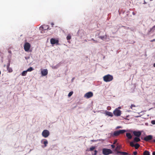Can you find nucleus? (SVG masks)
I'll list each match as a JSON object with an SVG mask.
<instances>
[{
	"label": "nucleus",
	"mask_w": 155,
	"mask_h": 155,
	"mask_svg": "<svg viewBox=\"0 0 155 155\" xmlns=\"http://www.w3.org/2000/svg\"><path fill=\"white\" fill-rule=\"evenodd\" d=\"M99 38L103 40L104 38V36H101L99 37Z\"/></svg>",
	"instance_id": "7c9ffc66"
},
{
	"label": "nucleus",
	"mask_w": 155,
	"mask_h": 155,
	"mask_svg": "<svg viewBox=\"0 0 155 155\" xmlns=\"http://www.w3.org/2000/svg\"><path fill=\"white\" fill-rule=\"evenodd\" d=\"M143 155H150L149 152L147 150L144 151L143 153Z\"/></svg>",
	"instance_id": "4be33fe9"
},
{
	"label": "nucleus",
	"mask_w": 155,
	"mask_h": 155,
	"mask_svg": "<svg viewBox=\"0 0 155 155\" xmlns=\"http://www.w3.org/2000/svg\"><path fill=\"white\" fill-rule=\"evenodd\" d=\"M133 154L134 155H137V152L136 151H134L133 152Z\"/></svg>",
	"instance_id": "4c0bfd02"
},
{
	"label": "nucleus",
	"mask_w": 155,
	"mask_h": 155,
	"mask_svg": "<svg viewBox=\"0 0 155 155\" xmlns=\"http://www.w3.org/2000/svg\"><path fill=\"white\" fill-rule=\"evenodd\" d=\"M119 154L121 155H127L128 154V153L126 152L117 151V154L118 155Z\"/></svg>",
	"instance_id": "f8f14e48"
},
{
	"label": "nucleus",
	"mask_w": 155,
	"mask_h": 155,
	"mask_svg": "<svg viewBox=\"0 0 155 155\" xmlns=\"http://www.w3.org/2000/svg\"><path fill=\"white\" fill-rule=\"evenodd\" d=\"M43 143L45 145V147H46L47 146V144L48 143V141L46 139H44V140Z\"/></svg>",
	"instance_id": "aec40b11"
},
{
	"label": "nucleus",
	"mask_w": 155,
	"mask_h": 155,
	"mask_svg": "<svg viewBox=\"0 0 155 155\" xmlns=\"http://www.w3.org/2000/svg\"><path fill=\"white\" fill-rule=\"evenodd\" d=\"M119 135L124 133L127 131L125 130H118Z\"/></svg>",
	"instance_id": "f3484780"
},
{
	"label": "nucleus",
	"mask_w": 155,
	"mask_h": 155,
	"mask_svg": "<svg viewBox=\"0 0 155 155\" xmlns=\"http://www.w3.org/2000/svg\"><path fill=\"white\" fill-rule=\"evenodd\" d=\"M111 146L113 149L115 147V146L114 145V144L111 145Z\"/></svg>",
	"instance_id": "c9c22d12"
},
{
	"label": "nucleus",
	"mask_w": 155,
	"mask_h": 155,
	"mask_svg": "<svg viewBox=\"0 0 155 155\" xmlns=\"http://www.w3.org/2000/svg\"><path fill=\"white\" fill-rule=\"evenodd\" d=\"M67 39L68 40H70L71 39V35L69 34L67 37Z\"/></svg>",
	"instance_id": "a878e982"
},
{
	"label": "nucleus",
	"mask_w": 155,
	"mask_h": 155,
	"mask_svg": "<svg viewBox=\"0 0 155 155\" xmlns=\"http://www.w3.org/2000/svg\"><path fill=\"white\" fill-rule=\"evenodd\" d=\"M151 123L153 124H155V120H152Z\"/></svg>",
	"instance_id": "2f4dec72"
},
{
	"label": "nucleus",
	"mask_w": 155,
	"mask_h": 155,
	"mask_svg": "<svg viewBox=\"0 0 155 155\" xmlns=\"http://www.w3.org/2000/svg\"><path fill=\"white\" fill-rule=\"evenodd\" d=\"M134 143L133 142H131L130 143V145L132 147H134Z\"/></svg>",
	"instance_id": "c85d7f7f"
},
{
	"label": "nucleus",
	"mask_w": 155,
	"mask_h": 155,
	"mask_svg": "<svg viewBox=\"0 0 155 155\" xmlns=\"http://www.w3.org/2000/svg\"><path fill=\"white\" fill-rule=\"evenodd\" d=\"M103 78L105 82H108L112 81L113 79V77L112 75L108 74L104 76Z\"/></svg>",
	"instance_id": "f257e3e1"
},
{
	"label": "nucleus",
	"mask_w": 155,
	"mask_h": 155,
	"mask_svg": "<svg viewBox=\"0 0 155 155\" xmlns=\"http://www.w3.org/2000/svg\"><path fill=\"white\" fill-rule=\"evenodd\" d=\"M119 108H120V107H119Z\"/></svg>",
	"instance_id": "49530a36"
},
{
	"label": "nucleus",
	"mask_w": 155,
	"mask_h": 155,
	"mask_svg": "<svg viewBox=\"0 0 155 155\" xmlns=\"http://www.w3.org/2000/svg\"><path fill=\"white\" fill-rule=\"evenodd\" d=\"M140 137H136L134 138V142H138L140 141V140L139 138Z\"/></svg>",
	"instance_id": "2eb2a0df"
},
{
	"label": "nucleus",
	"mask_w": 155,
	"mask_h": 155,
	"mask_svg": "<svg viewBox=\"0 0 155 155\" xmlns=\"http://www.w3.org/2000/svg\"><path fill=\"white\" fill-rule=\"evenodd\" d=\"M73 91H71L68 94V96L69 97H70L71 96V95H72L73 94Z\"/></svg>",
	"instance_id": "cd10ccee"
},
{
	"label": "nucleus",
	"mask_w": 155,
	"mask_h": 155,
	"mask_svg": "<svg viewBox=\"0 0 155 155\" xmlns=\"http://www.w3.org/2000/svg\"><path fill=\"white\" fill-rule=\"evenodd\" d=\"M153 142H155V140H153Z\"/></svg>",
	"instance_id": "a18cd8bd"
},
{
	"label": "nucleus",
	"mask_w": 155,
	"mask_h": 155,
	"mask_svg": "<svg viewBox=\"0 0 155 155\" xmlns=\"http://www.w3.org/2000/svg\"><path fill=\"white\" fill-rule=\"evenodd\" d=\"M91 141H92L93 142H94V141H95V140H91Z\"/></svg>",
	"instance_id": "37998d69"
},
{
	"label": "nucleus",
	"mask_w": 155,
	"mask_h": 155,
	"mask_svg": "<svg viewBox=\"0 0 155 155\" xmlns=\"http://www.w3.org/2000/svg\"><path fill=\"white\" fill-rule=\"evenodd\" d=\"M51 26H52V27H53V25H54V23H51Z\"/></svg>",
	"instance_id": "a19ab883"
},
{
	"label": "nucleus",
	"mask_w": 155,
	"mask_h": 155,
	"mask_svg": "<svg viewBox=\"0 0 155 155\" xmlns=\"http://www.w3.org/2000/svg\"><path fill=\"white\" fill-rule=\"evenodd\" d=\"M93 93L91 92H89L86 93L84 95V97L86 98H89L93 97Z\"/></svg>",
	"instance_id": "39448f33"
},
{
	"label": "nucleus",
	"mask_w": 155,
	"mask_h": 155,
	"mask_svg": "<svg viewBox=\"0 0 155 155\" xmlns=\"http://www.w3.org/2000/svg\"><path fill=\"white\" fill-rule=\"evenodd\" d=\"M152 155H155V151H154L152 153Z\"/></svg>",
	"instance_id": "79ce46f5"
},
{
	"label": "nucleus",
	"mask_w": 155,
	"mask_h": 155,
	"mask_svg": "<svg viewBox=\"0 0 155 155\" xmlns=\"http://www.w3.org/2000/svg\"><path fill=\"white\" fill-rule=\"evenodd\" d=\"M97 153V150H95L94 151V153H92V154L93 155H96Z\"/></svg>",
	"instance_id": "c756f323"
},
{
	"label": "nucleus",
	"mask_w": 155,
	"mask_h": 155,
	"mask_svg": "<svg viewBox=\"0 0 155 155\" xmlns=\"http://www.w3.org/2000/svg\"><path fill=\"white\" fill-rule=\"evenodd\" d=\"M49 28V27L48 25H43V26H41L40 27V30H46V29H48Z\"/></svg>",
	"instance_id": "9b49d317"
},
{
	"label": "nucleus",
	"mask_w": 155,
	"mask_h": 155,
	"mask_svg": "<svg viewBox=\"0 0 155 155\" xmlns=\"http://www.w3.org/2000/svg\"><path fill=\"white\" fill-rule=\"evenodd\" d=\"M134 135L137 137H140L141 134V132L140 131H134L133 132Z\"/></svg>",
	"instance_id": "6e6552de"
},
{
	"label": "nucleus",
	"mask_w": 155,
	"mask_h": 155,
	"mask_svg": "<svg viewBox=\"0 0 155 155\" xmlns=\"http://www.w3.org/2000/svg\"><path fill=\"white\" fill-rule=\"evenodd\" d=\"M91 40L94 41V42H95V43L97 42V41L96 40H94L93 38H92L91 39Z\"/></svg>",
	"instance_id": "e433bc0d"
},
{
	"label": "nucleus",
	"mask_w": 155,
	"mask_h": 155,
	"mask_svg": "<svg viewBox=\"0 0 155 155\" xmlns=\"http://www.w3.org/2000/svg\"><path fill=\"white\" fill-rule=\"evenodd\" d=\"M105 114L106 115H108L111 117H113V116L112 112L107 111H105Z\"/></svg>",
	"instance_id": "ddd939ff"
},
{
	"label": "nucleus",
	"mask_w": 155,
	"mask_h": 155,
	"mask_svg": "<svg viewBox=\"0 0 155 155\" xmlns=\"http://www.w3.org/2000/svg\"><path fill=\"white\" fill-rule=\"evenodd\" d=\"M95 147H94V146H92L90 148L89 151H92L93 150H94L95 149Z\"/></svg>",
	"instance_id": "bb28decb"
},
{
	"label": "nucleus",
	"mask_w": 155,
	"mask_h": 155,
	"mask_svg": "<svg viewBox=\"0 0 155 155\" xmlns=\"http://www.w3.org/2000/svg\"><path fill=\"white\" fill-rule=\"evenodd\" d=\"M10 64H8L7 65V70L8 72L9 73H11L12 72L13 70L12 68L9 67Z\"/></svg>",
	"instance_id": "4468645a"
},
{
	"label": "nucleus",
	"mask_w": 155,
	"mask_h": 155,
	"mask_svg": "<svg viewBox=\"0 0 155 155\" xmlns=\"http://www.w3.org/2000/svg\"><path fill=\"white\" fill-rule=\"evenodd\" d=\"M111 107L110 106H108L107 107V109L108 110H110L111 109Z\"/></svg>",
	"instance_id": "72a5a7b5"
},
{
	"label": "nucleus",
	"mask_w": 155,
	"mask_h": 155,
	"mask_svg": "<svg viewBox=\"0 0 155 155\" xmlns=\"http://www.w3.org/2000/svg\"><path fill=\"white\" fill-rule=\"evenodd\" d=\"M41 73L42 76H45L48 74V71L47 69H41Z\"/></svg>",
	"instance_id": "9d476101"
},
{
	"label": "nucleus",
	"mask_w": 155,
	"mask_h": 155,
	"mask_svg": "<svg viewBox=\"0 0 155 155\" xmlns=\"http://www.w3.org/2000/svg\"><path fill=\"white\" fill-rule=\"evenodd\" d=\"M58 40H56L54 38H52L50 40L51 43L52 45H54L55 44H58Z\"/></svg>",
	"instance_id": "1a4fd4ad"
},
{
	"label": "nucleus",
	"mask_w": 155,
	"mask_h": 155,
	"mask_svg": "<svg viewBox=\"0 0 155 155\" xmlns=\"http://www.w3.org/2000/svg\"><path fill=\"white\" fill-rule=\"evenodd\" d=\"M34 70V69L31 67H30L27 70V72H30L31 71H33Z\"/></svg>",
	"instance_id": "393cba45"
},
{
	"label": "nucleus",
	"mask_w": 155,
	"mask_h": 155,
	"mask_svg": "<svg viewBox=\"0 0 155 155\" xmlns=\"http://www.w3.org/2000/svg\"><path fill=\"white\" fill-rule=\"evenodd\" d=\"M152 138V136L151 135H149L145 137L143 140L146 141H149L151 140Z\"/></svg>",
	"instance_id": "0eeeda50"
},
{
	"label": "nucleus",
	"mask_w": 155,
	"mask_h": 155,
	"mask_svg": "<svg viewBox=\"0 0 155 155\" xmlns=\"http://www.w3.org/2000/svg\"><path fill=\"white\" fill-rule=\"evenodd\" d=\"M155 30V25L153 26L152 28H151L150 31H149V32H151L152 31H153Z\"/></svg>",
	"instance_id": "b1692460"
},
{
	"label": "nucleus",
	"mask_w": 155,
	"mask_h": 155,
	"mask_svg": "<svg viewBox=\"0 0 155 155\" xmlns=\"http://www.w3.org/2000/svg\"><path fill=\"white\" fill-rule=\"evenodd\" d=\"M27 70L23 71L21 73V75L22 76H26L27 74Z\"/></svg>",
	"instance_id": "412c9836"
},
{
	"label": "nucleus",
	"mask_w": 155,
	"mask_h": 155,
	"mask_svg": "<svg viewBox=\"0 0 155 155\" xmlns=\"http://www.w3.org/2000/svg\"><path fill=\"white\" fill-rule=\"evenodd\" d=\"M122 128V127L121 126H117V127L116 128L117 129H119V128Z\"/></svg>",
	"instance_id": "58836bf2"
},
{
	"label": "nucleus",
	"mask_w": 155,
	"mask_h": 155,
	"mask_svg": "<svg viewBox=\"0 0 155 155\" xmlns=\"http://www.w3.org/2000/svg\"><path fill=\"white\" fill-rule=\"evenodd\" d=\"M140 146V145L139 144L136 143L134 145V147L135 149H137L139 148Z\"/></svg>",
	"instance_id": "5701e85b"
},
{
	"label": "nucleus",
	"mask_w": 155,
	"mask_h": 155,
	"mask_svg": "<svg viewBox=\"0 0 155 155\" xmlns=\"http://www.w3.org/2000/svg\"><path fill=\"white\" fill-rule=\"evenodd\" d=\"M153 66L155 68V63L153 64Z\"/></svg>",
	"instance_id": "c03bdc74"
},
{
	"label": "nucleus",
	"mask_w": 155,
	"mask_h": 155,
	"mask_svg": "<svg viewBox=\"0 0 155 155\" xmlns=\"http://www.w3.org/2000/svg\"><path fill=\"white\" fill-rule=\"evenodd\" d=\"M50 133L49 131L47 130H44L42 133V136L45 138L48 137Z\"/></svg>",
	"instance_id": "7ed1b4c3"
},
{
	"label": "nucleus",
	"mask_w": 155,
	"mask_h": 155,
	"mask_svg": "<svg viewBox=\"0 0 155 155\" xmlns=\"http://www.w3.org/2000/svg\"><path fill=\"white\" fill-rule=\"evenodd\" d=\"M121 111L120 110L118 109H116L114 110L113 111V114L115 116H119L121 115Z\"/></svg>",
	"instance_id": "423d86ee"
},
{
	"label": "nucleus",
	"mask_w": 155,
	"mask_h": 155,
	"mask_svg": "<svg viewBox=\"0 0 155 155\" xmlns=\"http://www.w3.org/2000/svg\"><path fill=\"white\" fill-rule=\"evenodd\" d=\"M102 152L103 154L104 155H108L112 153V151L111 150L108 149L104 148L102 150Z\"/></svg>",
	"instance_id": "f03ea898"
},
{
	"label": "nucleus",
	"mask_w": 155,
	"mask_h": 155,
	"mask_svg": "<svg viewBox=\"0 0 155 155\" xmlns=\"http://www.w3.org/2000/svg\"><path fill=\"white\" fill-rule=\"evenodd\" d=\"M135 107V106L134 105V104H132L131 105V106H130V107L131 109H132V107Z\"/></svg>",
	"instance_id": "473e14b6"
},
{
	"label": "nucleus",
	"mask_w": 155,
	"mask_h": 155,
	"mask_svg": "<svg viewBox=\"0 0 155 155\" xmlns=\"http://www.w3.org/2000/svg\"><path fill=\"white\" fill-rule=\"evenodd\" d=\"M126 136L129 139H130L132 138V136L130 133H127L126 134Z\"/></svg>",
	"instance_id": "dca6fc26"
},
{
	"label": "nucleus",
	"mask_w": 155,
	"mask_h": 155,
	"mask_svg": "<svg viewBox=\"0 0 155 155\" xmlns=\"http://www.w3.org/2000/svg\"><path fill=\"white\" fill-rule=\"evenodd\" d=\"M31 47L30 44L28 42H26L24 45V49L25 51H28Z\"/></svg>",
	"instance_id": "20e7f679"
},
{
	"label": "nucleus",
	"mask_w": 155,
	"mask_h": 155,
	"mask_svg": "<svg viewBox=\"0 0 155 155\" xmlns=\"http://www.w3.org/2000/svg\"><path fill=\"white\" fill-rule=\"evenodd\" d=\"M117 140H114V142L113 143V144H115L117 143Z\"/></svg>",
	"instance_id": "f704fd0d"
},
{
	"label": "nucleus",
	"mask_w": 155,
	"mask_h": 155,
	"mask_svg": "<svg viewBox=\"0 0 155 155\" xmlns=\"http://www.w3.org/2000/svg\"><path fill=\"white\" fill-rule=\"evenodd\" d=\"M154 41H155V39H153L151 40V41H150L151 42H153Z\"/></svg>",
	"instance_id": "ea45409f"
},
{
	"label": "nucleus",
	"mask_w": 155,
	"mask_h": 155,
	"mask_svg": "<svg viewBox=\"0 0 155 155\" xmlns=\"http://www.w3.org/2000/svg\"><path fill=\"white\" fill-rule=\"evenodd\" d=\"M119 135V132L118 130L114 132L113 134V136H117Z\"/></svg>",
	"instance_id": "a211bd4d"
},
{
	"label": "nucleus",
	"mask_w": 155,
	"mask_h": 155,
	"mask_svg": "<svg viewBox=\"0 0 155 155\" xmlns=\"http://www.w3.org/2000/svg\"><path fill=\"white\" fill-rule=\"evenodd\" d=\"M120 148H121V146L120 145H118L117 146V147L115 148V150L117 152V151H119V150L120 149Z\"/></svg>",
	"instance_id": "6ab92c4d"
}]
</instances>
